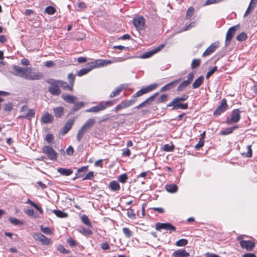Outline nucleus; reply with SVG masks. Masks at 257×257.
<instances>
[{
	"label": "nucleus",
	"instance_id": "29",
	"mask_svg": "<svg viewBox=\"0 0 257 257\" xmlns=\"http://www.w3.org/2000/svg\"><path fill=\"white\" fill-rule=\"evenodd\" d=\"M238 127V125H235L232 127L226 128L224 129V130L221 131L220 133V134L222 135H224V136L230 134L231 133H232V132L233 131L237 129Z\"/></svg>",
	"mask_w": 257,
	"mask_h": 257
},
{
	"label": "nucleus",
	"instance_id": "15",
	"mask_svg": "<svg viewBox=\"0 0 257 257\" xmlns=\"http://www.w3.org/2000/svg\"><path fill=\"white\" fill-rule=\"evenodd\" d=\"M173 106L172 109L175 110L178 109H186L188 108L187 103L183 104H177L176 101L174 99L170 103L167 104V106Z\"/></svg>",
	"mask_w": 257,
	"mask_h": 257
},
{
	"label": "nucleus",
	"instance_id": "13",
	"mask_svg": "<svg viewBox=\"0 0 257 257\" xmlns=\"http://www.w3.org/2000/svg\"><path fill=\"white\" fill-rule=\"evenodd\" d=\"M133 24L137 29L142 30L145 24V19L143 17L135 18L133 19Z\"/></svg>",
	"mask_w": 257,
	"mask_h": 257
},
{
	"label": "nucleus",
	"instance_id": "34",
	"mask_svg": "<svg viewBox=\"0 0 257 257\" xmlns=\"http://www.w3.org/2000/svg\"><path fill=\"white\" fill-rule=\"evenodd\" d=\"M178 187L175 184H167L166 186L167 191L170 193H175L177 191Z\"/></svg>",
	"mask_w": 257,
	"mask_h": 257
},
{
	"label": "nucleus",
	"instance_id": "59",
	"mask_svg": "<svg viewBox=\"0 0 257 257\" xmlns=\"http://www.w3.org/2000/svg\"><path fill=\"white\" fill-rule=\"evenodd\" d=\"M204 143V139L203 138L200 139V140L199 141L198 143L195 145V148L196 150H199V149H200L201 147H202L203 146Z\"/></svg>",
	"mask_w": 257,
	"mask_h": 257
},
{
	"label": "nucleus",
	"instance_id": "8",
	"mask_svg": "<svg viewBox=\"0 0 257 257\" xmlns=\"http://www.w3.org/2000/svg\"><path fill=\"white\" fill-rule=\"evenodd\" d=\"M34 238L37 241H39L43 244L48 245L52 243L50 238L46 237L41 233H37L33 235Z\"/></svg>",
	"mask_w": 257,
	"mask_h": 257
},
{
	"label": "nucleus",
	"instance_id": "61",
	"mask_svg": "<svg viewBox=\"0 0 257 257\" xmlns=\"http://www.w3.org/2000/svg\"><path fill=\"white\" fill-rule=\"evenodd\" d=\"M41 230L42 232L47 234H50L52 233L51 229L48 227H43L41 226Z\"/></svg>",
	"mask_w": 257,
	"mask_h": 257
},
{
	"label": "nucleus",
	"instance_id": "39",
	"mask_svg": "<svg viewBox=\"0 0 257 257\" xmlns=\"http://www.w3.org/2000/svg\"><path fill=\"white\" fill-rule=\"evenodd\" d=\"M25 213L29 216L34 217L35 218L38 217V214L35 212L33 209H27L24 211Z\"/></svg>",
	"mask_w": 257,
	"mask_h": 257
},
{
	"label": "nucleus",
	"instance_id": "35",
	"mask_svg": "<svg viewBox=\"0 0 257 257\" xmlns=\"http://www.w3.org/2000/svg\"><path fill=\"white\" fill-rule=\"evenodd\" d=\"M84 103L82 101L77 102V103H75L71 109V111L72 112H74L76 111H78L79 109H80V108L83 107L84 106Z\"/></svg>",
	"mask_w": 257,
	"mask_h": 257
},
{
	"label": "nucleus",
	"instance_id": "12",
	"mask_svg": "<svg viewBox=\"0 0 257 257\" xmlns=\"http://www.w3.org/2000/svg\"><path fill=\"white\" fill-rule=\"evenodd\" d=\"M219 47V43L218 42H215L212 43L210 46H209L203 52L202 54V57H206L207 56L210 55L213 52H214L215 50L218 48Z\"/></svg>",
	"mask_w": 257,
	"mask_h": 257
},
{
	"label": "nucleus",
	"instance_id": "53",
	"mask_svg": "<svg viewBox=\"0 0 257 257\" xmlns=\"http://www.w3.org/2000/svg\"><path fill=\"white\" fill-rule=\"evenodd\" d=\"M68 79L69 80L70 84L73 87L75 79V75L72 73H69L68 75Z\"/></svg>",
	"mask_w": 257,
	"mask_h": 257
},
{
	"label": "nucleus",
	"instance_id": "57",
	"mask_svg": "<svg viewBox=\"0 0 257 257\" xmlns=\"http://www.w3.org/2000/svg\"><path fill=\"white\" fill-rule=\"evenodd\" d=\"M45 140L48 143L51 144L53 142L54 137L52 134H47L45 138Z\"/></svg>",
	"mask_w": 257,
	"mask_h": 257
},
{
	"label": "nucleus",
	"instance_id": "41",
	"mask_svg": "<svg viewBox=\"0 0 257 257\" xmlns=\"http://www.w3.org/2000/svg\"><path fill=\"white\" fill-rule=\"evenodd\" d=\"M189 83L185 80L183 81L177 87V90L179 92L182 91L186 87L189 85Z\"/></svg>",
	"mask_w": 257,
	"mask_h": 257
},
{
	"label": "nucleus",
	"instance_id": "4",
	"mask_svg": "<svg viewBox=\"0 0 257 257\" xmlns=\"http://www.w3.org/2000/svg\"><path fill=\"white\" fill-rule=\"evenodd\" d=\"M240 118V111L238 109H236L233 110L232 111L230 116L226 118V123L228 124L236 123L239 120Z\"/></svg>",
	"mask_w": 257,
	"mask_h": 257
},
{
	"label": "nucleus",
	"instance_id": "48",
	"mask_svg": "<svg viewBox=\"0 0 257 257\" xmlns=\"http://www.w3.org/2000/svg\"><path fill=\"white\" fill-rule=\"evenodd\" d=\"M188 97V96L187 94H183L181 97H177L175 98L174 99L176 101L177 104H182L180 103L181 101H184L186 100Z\"/></svg>",
	"mask_w": 257,
	"mask_h": 257
},
{
	"label": "nucleus",
	"instance_id": "49",
	"mask_svg": "<svg viewBox=\"0 0 257 257\" xmlns=\"http://www.w3.org/2000/svg\"><path fill=\"white\" fill-rule=\"evenodd\" d=\"M122 232L123 234H124L125 236L127 238H130L131 236H132V231H131L127 227H123L122 228Z\"/></svg>",
	"mask_w": 257,
	"mask_h": 257
},
{
	"label": "nucleus",
	"instance_id": "43",
	"mask_svg": "<svg viewBox=\"0 0 257 257\" xmlns=\"http://www.w3.org/2000/svg\"><path fill=\"white\" fill-rule=\"evenodd\" d=\"M79 232L83 235L88 236L92 234V231L89 229H86L85 228H81L79 229Z\"/></svg>",
	"mask_w": 257,
	"mask_h": 257
},
{
	"label": "nucleus",
	"instance_id": "55",
	"mask_svg": "<svg viewBox=\"0 0 257 257\" xmlns=\"http://www.w3.org/2000/svg\"><path fill=\"white\" fill-rule=\"evenodd\" d=\"M87 170V166H83L81 168L78 169L77 170V173L76 174L75 177L73 178V180H75L76 178L80 177V176H79L78 173H81V172H84Z\"/></svg>",
	"mask_w": 257,
	"mask_h": 257
},
{
	"label": "nucleus",
	"instance_id": "7",
	"mask_svg": "<svg viewBox=\"0 0 257 257\" xmlns=\"http://www.w3.org/2000/svg\"><path fill=\"white\" fill-rule=\"evenodd\" d=\"M227 107L228 105L226 103V100L223 98L220 102L219 105L214 111L213 114L216 116L219 115L224 112L227 109Z\"/></svg>",
	"mask_w": 257,
	"mask_h": 257
},
{
	"label": "nucleus",
	"instance_id": "6",
	"mask_svg": "<svg viewBox=\"0 0 257 257\" xmlns=\"http://www.w3.org/2000/svg\"><path fill=\"white\" fill-rule=\"evenodd\" d=\"M157 86V84H153L149 85L145 88H143L138 91L133 96L132 98L136 99L137 97H140L152 90L155 89Z\"/></svg>",
	"mask_w": 257,
	"mask_h": 257
},
{
	"label": "nucleus",
	"instance_id": "17",
	"mask_svg": "<svg viewBox=\"0 0 257 257\" xmlns=\"http://www.w3.org/2000/svg\"><path fill=\"white\" fill-rule=\"evenodd\" d=\"M240 245L242 248H245L247 250H251L255 246L254 242L250 240H241Z\"/></svg>",
	"mask_w": 257,
	"mask_h": 257
},
{
	"label": "nucleus",
	"instance_id": "28",
	"mask_svg": "<svg viewBox=\"0 0 257 257\" xmlns=\"http://www.w3.org/2000/svg\"><path fill=\"white\" fill-rule=\"evenodd\" d=\"M57 172L62 175L68 176L72 174L73 171L71 169L59 168L57 169Z\"/></svg>",
	"mask_w": 257,
	"mask_h": 257
},
{
	"label": "nucleus",
	"instance_id": "21",
	"mask_svg": "<svg viewBox=\"0 0 257 257\" xmlns=\"http://www.w3.org/2000/svg\"><path fill=\"white\" fill-rule=\"evenodd\" d=\"M41 120L44 123H49L53 121V116L49 113H45L41 117Z\"/></svg>",
	"mask_w": 257,
	"mask_h": 257
},
{
	"label": "nucleus",
	"instance_id": "26",
	"mask_svg": "<svg viewBox=\"0 0 257 257\" xmlns=\"http://www.w3.org/2000/svg\"><path fill=\"white\" fill-rule=\"evenodd\" d=\"M24 70H24L21 74H19V76L26 79L29 80V76L32 72V68L30 67L24 68Z\"/></svg>",
	"mask_w": 257,
	"mask_h": 257
},
{
	"label": "nucleus",
	"instance_id": "37",
	"mask_svg": "<svg viewBox=\"0 0 257 257\" xmlns=\"http://www.w3.org/2000/svg\"><path fill=\"white\" fill-rule=\"evenodd\" d=\"M123 85L119 86V87H117L114 91L112 92V93L110 94L109 97L110 98H112V97H114L117 96V95H118L120 93V92L123 90Z\"/></svg>",
	"mask_w": 257,
	"mask_h": 257
},
{
	"label": "nucleus",
	"instance_id": "45",
	"mask_svg": "<svg viewBox=\"0 0 257 257\" xmlns=\"http://www.w3.org/2000/svg\"><path fill=\"white\" fill-rule=\"evenodd\" d=\"M56 11V9L52 6H48L45 10V12L49 15H53Z\"/></svg>",
	"mask_w": 257,
	"mask_h": 257
},
{
	"label": "nucleus",
	"instance_id": "50",
	"mask_svg": "<svg viewBox=\"0 0 257 257\" xmlns=\"http://www.w3.org/2000/svg\"><path fill=\"white\" fill-rule=\"evenodd\" d=\"M194 8L192 7H190L188 8L186 12V19H189L193 15Z\"/></svg>",
	"mask_w": 257,
	"mask_h": 257
},
{
	"label": "nucleus",
	"instance_id": "38",
	"mask_svg": "<svg viewBox=\"0 0 257 257\" xmlns=\"http://www.w3.org/2000/svg\"><path fill=\"white\" fill-rule=\"evenodd\" d=\"M9 221L15 225H22L24 224L23 221L16 218L11 217L9 218Z\"/></svg>",
	"mask_w": 257,
	"mask_h": 257
},
{
	"label": "nucleus",
	"instance_id": "32",
	"mask_svg": "<svg viewBox=\"0 0 257 257\" xmlns=\"http://www.w3.org/2000/svg\"><path fill=\"white\" fill-rule=\"evenodd\" d=\"M87 132V131L82 126V127L78 130L77 134L76 139L78 142H80L81 140L84 135Z\"/></svg>",
	"mask_w": 257,
	"mask_h": 257
},
{
	"label": "nucleus",
	"instance_id": "56",
	"mask_svg": "<svg viewBox=\"0 0 257 257\" xmlns=\"http://www.w3.org/2000/svg\"><path fill=\"white\" fill-rule=\"evenodd\" d=\"M13 107V104L12 103L10 102V103L6 104L5 105V106L4 107V110L6 112H7V111L10 112L12 110Z\"/></svg>",
	"mask_w": 257,
	"mask_h": 257
},
{
	"label": "nucleus",
	"instance_id": "47",
	"mask_svg": "<svg viewBox=\"0 0 257 257\" xmlns=\"http://www.w3.org/2000/svg\"><path fill=\"white\" fill-rule=\"evenodd\" d=\"M187 243L188 240L186 239H180L176 242V245L178 246H184Z\"/></svg>",
	"mask_w": 257,
	"mask_h": 257
},
{
	"label": "nucleus",
	"instance_id": "46",
	"mask_svg": "<svg viewBox=\"0 0 257 257\" xmlns=\"http://www.w3.org/2000/svg\"><path fill=\"white\" fill-rule=\"evenodd\" d=\"M247 38V35L245 32H242L239 35H238L236 39L237 41L239 42L245 41Z\"/></svg>",
	"mask_w": 257,
	"mask_h": 257
},
{
	"label": "nucleus",
	"instance_id": "10",
	"mask_svg": "<svg viewBox=\"0 0 257 257\" xmlns=\"http://www.w3.org/2000/svg\"><path fill=\"white\" fill-rule=\"evenodd\" d=\"M162 229L167 230L175 231L176 228L169 223H157L156 224V229L160 230Z\"/></svg>",
	"mask_w": 257,
	"mask_h": 257
},
{
	"label": "nucleus",
	"instance_id": "18",
	"mask_svg": "<svg viewBox=\"0 0 257 257\" xmlns=\"http://www.w3.org/2000/svg\"><path fill=\"white\" fill-rule=\"evenodd\" d=\"M74 119H69L66 121L61 131L62 135H65L69 131L74 123Z\"/></svg>",
	"mask_w": 257,
	"mask_h": 257
},
{
	"label": "nucleus",
	"instance_id": "62",
	"mask_svg": "<svg viewBox=\"0 0 257 257\" xmlns=\"http://www.w3.org/2000/svg\"><path fill=\"white\" fill-rule=\"evenodd\" d=\"M174 148V145H169L168 144H166L164 146V150L167 152H170L173 151Z\"/></svg>",
	"mask_w": 257,
	"mask_h": 257
},
{
	"label": "nucleus",
	"instance_id": "20",
	"mask_svg": "<svg viewBox=\"0 0 257 257\" xmlns=\"http://www.w3.org/2000/svg\"><path fill=\"white\" fill-rule=\"evenodd\" d=\"M95 67L106 66L112 63L110 60L98 59L93 62Z\"/></svg>",
	"mask_w": 257,
	"mask_h": 257
},
{
	"label": "nucleus",
	"instance_id": "11",
	"mask_svg": "<svg viewBox=\"0 0 257 257\" xmlns=\"http://www.w3.org/2000/svg\"><path fill=\"white\" fill-rule=\"evenodd\" d=\"M95 68L93 62L88 63L86 66L81 69L77 73V75L82 76L88 73L92 69Z\"/></svg>",
	"mask_w": 257,
	"mask_h": 257
},
{
	"label": "nucleus",
	"instance_id": "58",
	"mask_svg": "<svg viewBox=\"0 0 257 257\" xmlns=\"http://www.w3.org/2000/svg\"><path fill=\"white\" fill-rule=\"evenodd\" d=\"M217 69V66L213 67L211 70H210L206 74V78L208 79Z\"/></svg>",
	"mask_w": 257,
	"mask_h": 257
},
{
	"label": "nucleus",
	"instance_id": "40",
	"mask_svg": "<svg viewBox=\"0 0 257 257\" xmlns=\"http://www.w3.org/2000/svg\"><path fill=\"white\" fill-rule=\"evenodd\" d=\"M13 69L15 71V73H14V75H18L19 76V74H21L25 70L24 68L16 65L13 67Z\"/></svg>",
	"mask_w": 257,
	"mask_h": 257
},
{
	"label": "nucleus",
	"instance_id": "14",
	"mask_svg": "<svg viewBox=\"0 0 257 257\" xmlns=\"http://www.w3.org/2000/svg\"><path fill=\"white\" fill-rule=\"evenodd\" d=\"M61 98L66 102L71 104H74L78 100V98L77 97L73 95L69 94L67 93H62L61 95Z\"/></svg>",
	"mask_w": 257,
	"mask_h": 257
},
{
	"label": "nucleus",
	"instance_id": "64",
	"mask_svg": "<svg viewBox=\"0 0 257 257\" xmlns=\"http://www.w3.org/2000/svg\"><path fill=\"white\" fill-rule=\"evenodd\" d=\"M94 177L93 172H89L85 177L83 178V180H92Z\"/></svg>",
	"mask_w": 257,
	"mask_h": 257
},
{
	"label": "nucleus",
	"instance_id": "2",
	"mask_svg": "<svg viewBox=\"0 0 257 257\" xmlns=\"http://www.w3.org/2000/svg\"><path fill=\"white\" fill-rule=\"evenodd\" d=\"M47 82L50 84L48 87L49 92L54 96H59L61 92L58 82V80L50 79L47 81Z\"/></svg>",
	"mask_w": 257,
	"mask_h": 257
},
{
	"label": "nucleus",
	"instance_id": "44",
	"mask_svg": "<svg viewBox=\"0 0 257 257\" xmlns=\"http://www.w3.org/2000/svg\"><path fill=\"white\" fill-rule=\"evenodd\" d=\"M81 220L87 226H88L89 227L91 226V223L88 217L86 215H83L82 216Z\"/></svg>",
	"mask_w": 257,
	"mask_h": 257
},
{
	"label": "nucleus",
	"instance_id": "24",
	"mask_svg": "<svg viewBox=\"0 0 257 257\" xmlns=\"http://www.w3.org/2000/svg\"><path fill=\"white\" fill-rule=\"evenodd\" d=\"M95 122L94 118H89L83 124L82 126L88 131L94 125Z\"/></svg>",
	"mask_w": 257,
	"mask_h": 257
},
{
	"label": "nucleus",
	"instance_id": "27",
	"mask_svg": "<svg viewBox=\"0 0 257 257\" xmlns=\"http://www.w3.org/2000/svg\"><path fill=\"white\" fill-rule=\"evenodd\" d=\"M58 82L59 83V85L63 89L65 90H68L70 91H72L73 90V86L70 84L68 85L66 82H65L62 80H58Z\"/></svg>",
	"mask_w": 257,
	"mask_h": 257
},
{
	"label": "nucleus",
	"instance_id": "31",
	"mask_svg": "<svg viewBox=\"0 0 257 257\" xmlns=\"http://www.w3.org/2000/svg\"><path fill=\"white\" fill-rule=\"evenodd\" d=\"M109 187L113 191H116L120 190V185L119 183L115 181L110 182L109 184Z\"/></svg>",
	"mask_w": 257,
	"mask_h": 257
},
{
	"label": "nucleus",
	"instance_id": "3",
	"mask_svg": "<svg viewBox=\"0 0 257 257\" xmlns=\"http://www.w3.org/2000/svg\"><path fill=\"white\" fill-rule=\"evenodd\" d=\"M42 152L47 155L48 158L53 161H56L58 158L57 152L49 146H44L42 149Z\"/></svg>",
	"mask_w": 257,
	"mask_h": 257
},
{
	"label": "nucleus",
	"instance_id": "51",
	"mask_svg": "<svg viewBox=\"0 0 257 257\" xmlns=\"http://www.w3.org/2000/svg\"><path fill=\"white\" fill-rule=\"evenodd\" d=\"M247 153H242V155L245 156V157L247 158H250L252 157V150H251V145H248L247 146Z\"/></svg>",
	"mask_w": 257,
	"mask_h": 257
},
{
	"label": "nucleus",
	"instance_id": "5",
	"mask_svg": "<svg viewBox=\"0 0 257 257\" xmlns=\"http://www.w3.org/2000/svg\"><path fill=\"white\" fill-rule=\"evenodd\" d=\"M240 28V25H237L234 26H232L230 27L227 31L226 34V38H225V45L227 46L228 45L232 38V37L235 35L236 31L238 30H239Z\"/></svg>",
	"mask_w": 257,
	"mask_h": 257
},
{
	"label": "nucleus",
	"instance_id": "60",
	"mask_svg": "<svg viewBox=\"0 0 257 257\" xmlns=\"http://www.w3.org/2000/svg\"><path fill=\"white\" fill-rule=\"evenodd\" d=\"M27 118L31 120L32 118L35 116V111L34 109H30L26 114Z\"/></svg>",
	"mask_w": 257,
	"mask_h": 257
},
{
	"label": "nucleus",
	"instance_id": "23",
	"mask_svg": "<svg viewBox=\"0 0 257 257\" xmlns=\"http://www.w3.org/2000/svg\"><path fill=\"white\" fill-rule=\"evenodd\" d=\"M137 101V99L132 98L130 100H124L121 102L120 104L122 108H125L133 104Z\"/></svg>",
	"mask_w": 257,
	"mask_h": 257
},
{
	"label": "nucleus",
	"instance_id": "1",
	"mask_svg": "<svg viewBox=\"0 0 257 257\" xmlns=\"http://www.w3.org/2000/svg\"><path fill=\"white\" fill-rule=\"evenodd\" d=\"M115 103V100L109 101H103L96 106H92L85 110L86 112L97 113L100 111L105 110L107 107L113 105Z\"/></svg>",
	"mask_w": 257,
	"mask_h": 257
},
{
	"label": "nucleus",
	"instance_id": "52",
	"mask_svg": "<svg viewBox=\"0 0 257 257\" xmlns=\"http://www.w3.org/2000/svg\"><path fill=\"white\" fill-rule=\"evenodd\" d=\"M200 64V59H193L191 63L192 69H195L199 66Z\"/></svg>",
	"mask_w": 257,
	"mask_h": 257
},
{
	"label": "nucleus",
	"instance_id": "30",
	"mask_svg": "<svg viewBox=\"0 0 257 257\" xmlns=\"http://www.w3.org/2000/svg\"><path fill=\"white\" fill-rule=\"evenodd\" d=\"M204 81V77L203 76H201L199 77L197 79H196L195 81L192 84V87L194 89L197 88L199 87L202 84Z\"/></svg>",
	"mask_w": 257,
	"mask_h": 257
},
{
	"label": "nucleus",
	"instance_id": "63",
	"mask_svg": "<svg viewBox=\"0 0 257 257\" xmlns=\"http://www.w3.org/2000/svg\"><path fill=\"white\" fill-rule=\"evenodd\" d=\"M188 79L187 80H185L187 82H188L189 84H190L192 81H193L194 77V73L191 72L188 74L187 76Z\"/></svg>",
	"mask_w": 257,
	"mask_h": 257
},
{
	"label": "nucleus",
	"instance_id": "25",
	"mask_svg": "<svg viewBox=\"0 0 257 257\" xmlns=\"http://www.w3.org/2000/svg\"><path fill=\"white\" fill-rule=\"evenodd\" d=\"M53 110L56 118H60L64 114V108L61 106L55 107Z\"/></svg>",
	"mask_w": 257,
	"mask_h": 257
},
{
	"label": "nucleus",
	"instance_id": "22",
	"mask_svg": "<svg viewBox=\"0 0 257 257\" xmlns=\"http://www.w3.org/2000/svg\"><path fill=\"white\" fill-rule=\"evenodd\" d=\"M174 257H188L189 253L184 249H179L173 253Z\"/></svg>",
	"mask_w": 257,
	"mask_h": 257
},
{
	"label": "nucleus",
	"instance_id": "54",
	"mask_svg": "<svg viewBox=\"0 0 257 257\" xmlns=\"http://www.w3.org/2000/svg\"><path fill=\"white\" fill-rule=\"evenodd\" d=\"M127 215L129 218L131 219H134L136 218V214L132 209H127Z\"/></svg>",
	"mask_w": 257,
	"mask_h": 257
},
{
	"label": "nucleus",
	"instance_id": "36",
	"mask_svg": "<svg viewBox=\"0 0 257 257\" xmlns=\"http://www.w3.org/2000/svg\"><path fill=\"white\" fill-rule=\"evenodd\" d=\"M53 212L57 217L60 218H66L68 216L67 213L60 210H53Z\"/></svg>",
	"mask_w": 257,
	"mask_h": 257
},
{
	"label": "nucleus",
	"instance_id": "33",
	"mask_svg": "<svg viewBox=\"0 0 257 257\" xmlns=\"http://www.w3.org/2000/svg\"><path fill=\"white\" fill-rule=\"evenodd\" d=\"M43 77V75L40 72H37V73H33L31 72V73L30 74L29 76V80H39L41 79H42Z\"/></svg>",
	"mask_w": 257,
	"mask_h": 257
},
{
	"label": "nucleus",
	"instance_id": "9",
	"mask_svg": "<svg viewBox=\"0 0 257 257\" xmlns=\"http://www.w3.org/2000/svg\"><path fill=\"white\" fill-rule=\"evenodd\" d=\"M164 46H165L164 44L160 45V46L155 48L153 50H152L150 51L145 52V53H144L140 56V58L142 59H146V58H150V57H152L155 54L158 53L160 50H161L164 47Z\"/></svg>",
	"mask_w": 257,
	"mask_h": 257
},
{
	"label": "nucleus",
	"instance_id": "19",
	"mask_svg": "<svg viewBox=\"0 0 257 257\" xmlns=\"http://www.w3.org/2000/svg\"><path fill=\"white\" fill-rule=\"evenodd\" d=\"M158 94V93H156L154 94L153 95L151 96L149 98H148L146 100L144 101L143 102L140 103L139 105L136 106L135 108L140 109L141 108L146 107L148 105H149L150 103V101H152L156 97V96Z\"/></svg>",
	"mask_w": 257,
	"mask_h": 257
},
{
	"label": "nucleus",
	"instance_id": "42",
	"mask_svg": "<svg viewBox=\"0 0 257 257\" xmlns=\"http://www.w3.org/2000/svg\"><path fill=\"white\" fill-rule=\"evenodd\" d=\"M127 179L128 176L125 173L120 175L117 178L118 181L123 184L126 183Z\"/></svg>",
	"mask_w": 257,
	"mask_h": 257
},
{
	"label": "nucleus",
	"instance_id": "16",
	"mask_svg": "<svg viewBox=\"0 0 257 257\" xmlns=\"http://www.w3.org/2000/svg\"><path fill=\"white\" fill-rule=\"evenodd\" d=\"M181 80V78H179L168 83L167 84L165 85V86L161 88V89H160V91L165 92L174 88L176 86V84L179 83Z\"/></svg>",
	"mask_w": 257,
	"mask_h": 257
}]
</instances>
